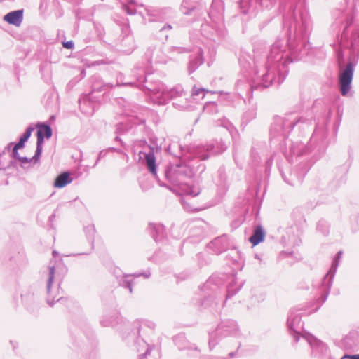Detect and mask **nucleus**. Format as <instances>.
Returning a JSON list of instances; mask_svg holds the SVG:
<instances>
[{"mask_svg": "<svg viewBox=\"0 0 359 359\" xmlns=\"http://www.w3.org/2000/svg\"><path fill=\"white\" fill-rule=\"evenodd\" d=\"M177 147H180V146L179 145V144L177 142H174L172 144H170L168 147V151L170 152L171 154H172L175 156H180L179 154H177V153L174 152V151H173V149L177 148Z\"/></svg>", "mask_w": 359, "mask_h": 359, "instance_id": "obj_38", "label": "nucleus"}, {"mask_svg": "<svg viewBox=\"0 0 359 359\" xmlns=\"http://www.w3.org/2000/svg\"><path fill=\"white\" fill-rule=\"evenodd\" d=\"M218 289L217 284L215 283L214 278H210L201 287V290L205 293H208V297H205L201 302V306L204 308L212 306L215 299L217 298V291Z\"/></svg>", "mask_w": 359, "mask_h": 359, "instance_id": "obj_12", "label": "nucleus"}, {"mask_svg": "<svg viewBox=\"0 0 359 359\" xmlns=\"http://www.w3.org/2000/svg\"><path fill=\"white\" fill-rule=\"evenodd\" d=\"M80 109H81V110L84 114H87V115H89V116H90V115H92V114H93V109H92V110H90V111L84 110V109H83V105H82V104H81V102H80Z\"/></svg>", "mask_w": 359, "mask_h": 359, "instance_id": "obj_45", "label": "nucleus"}, {"mask_svg": "<svg viewBox=\"0 0 359 359\" xmlns=\"http://www.w3.org/2000/svg\"><path fill=\"white\" fill-rule=\"evenodd\" d=\"M145 163L148 170L153 175V176L158 179L156 172V157L153 150L149 151L144 154Z\"/></svg>", "mask_w": 359, "mask_h": 359, "instance_id": "obj_20", "label": "nucleus"}, {"mask_svg": "<svg viewBox=\"0 0 359 359\" xmlns=\"http://www.w3.org/2000/svg\"><path fill=\"white\" fill-rule=\"evenodd\" d=\"M311 118L299 116L294 113L288 114L284 116H276L271 124L270 135L273 138L280 137L285 139L294 127H297L299 130H304L311 125Z\"/></svg>", "mask_w": 359, "mask_h": 359, "instance_id": "obj_5", "label": "nucleus"}, {"mask_svg": "<svg viewBox=\"0 0 359 359\" xmlns=\"http://www.w3.org/2000/svg\"><path fill=\"white\" fill-rule=\"evenodd\" d=\"M303 338H304L306 340V341L309 343V344L312 348H313L315 346H318L320 344V342L317 339H316L313 335L309 333L303 335Z\"/></svg>", "mask_w": 359, "mask_h": 359, "instance_id": "obj_33", "label": "nucleus"}, {"mask_svg": "<svg viewBox=\"0 0 359 359\" xmlns=\"http://www.w3.org/2000/svg\"><path fill=\"white\" fill-rule=\"evenodd\" d=\"M265 232L262 226H257L254 231L252 235L250 237L249 241L253 245H257L259 243H261L264 238Z\"/></svg>", "mask_w": 359, "mask_h": 359, "instance_id": "obj_26", "label": "nucleus"}, {"mask_svg": "<svg viewBox=\"0 0 359 359\" xmlns=\"http://www.w3.org/2000/svg\"><path fill=\"white\" fill-rule=\"evenodd\" d=\"M90 230H91L92 231H94L93 228H90Z\"/></svg>", "mask_w": 359, "mask_h": 359, "instance_id": "obj_64", "label": "nucleus"}, {"mask_svg": "<svg viewBox=\"0 0 359 359\" xmlns=\"http://www.w3.org/2000/svg\"><path fill=\"white\" fill-rule=\"evenodd\" d=\"M215 182L217 187L221 189H226L229 185L228 178L226 173L225 168L221 167L219 168L215 179Z\"/></svg>", "mask_w": 359, "mask_h": 359, "instance_id": "obj_25", "label": "nucleus"}, {"mask_svg": "<svg viewBox=\"0 0 359 359\" xmlns=\"http://www.w3.org/2000/svg\"><path fill=\"white\" fill-rule=\"evenodd\" d=\"M151 234L156 242L161 241L165 236L164 226L160 224H150Z\"/></svg>", "mask_w": 359, "mask_h": 359, "instance_id": "obj_22", "label": "nucleus"}, {"mask_svg": "<svg viewBox=\"0 0 359 359\" xmlns=\"http://www.w3.org/2000/svg\"><path fill=\"white\" fill-rule=\"evenodd\" d=\"M341 255L342 251H339L332 261V264L329 271V273L324 277L321 283V286L320 289L322 293L320 298V299L321 300V303L319 306L316 307L314 309V311H316L318 309V308L327 300L332 285V281L334 275L337 271V269L339 266V259H341Z\"/></svg>", "mask_w": 359, "mask_h": 359, "instance_id": "obj_10", "label": "nucleus"}, {"mask_svg": "<svg viewBox=\"0 0 359 359\" xmlns=\"http://www.w3.org/2000/svg\"><path fill=\"white\" fill-rule=\"evenodd\" d=\"M55 214H52L50 217H49V219L50 221H53V219L55 218Z\"/></svg>", "mask_w": 359, "mask_h": 359, "instance_id": "obj_53", "label": "nucleus"}, {"mask_svg": "<svg viewBox=\"0 0 359 359\" xmlns=\"http://www.w3.org/2000/svg\"><path fill=\"white\" fill-rule=\"evenodd\" d=\"M241 285H237L234 280L228 285L226 289V299H229L235 295L240 290Z\"/></svg>", "mask_w": 359, "mask_h": 359, "instance_id": "obj_31", "label": "nucleus"}, {"mask_svg": "<svg viewBox=\"0 0 359 359\" xmlns=\"http://www.w3.org/2000/svg\"><path fill=\"white\" fill-rule=\"evenodd\" d=\"M236 353L235 352H231L229 353V358H233L234 355H235Z\"/></svg>", "mask_w": 359, "mask_h": 359, "instance_id": "obj_54", "label": "nucleus"}, {"mask_svg": "<svg viewBox=\"0 0 359 359\" xmlns=\"http://www.w3.org/2000/svg\"><path fill=\"white\" fill-rule=\"evenodd\" d=\"M184 49L182 48H180V47H175L174 48V50L177 52V53H182V51L184 50Z\"/></svg>", "mask_w": 359, "mask_h": 359, "instance_id": "obj_47", "label": "nucleus"}, {"mask_svg": "<svg viewBox=\"0 0 359 359\" xmlns=\"http://www.w3.org/2000/svg\"><path fill=\"white\" fill-rule=\"evenodd\" d=\"M154 325H155L154 323H153L152 322H147V321L142 322L141 325H138L137 326V334L139 335L140 334V330L142 329V327L143 326H147L151 329H154Z\"/></svg>", "mask_w": 359, "mask_h": 359, "instance_id": "obj_37", "label": "nucleus"}, {"mask_svg": "<svg viewBox=\"0 0 359 359\" xmlns=\"http://www.w3.org/2000/svg\"><path fill=\"white\" fill-rule=\"evenodd\" d=\"M354 66L353 62L350 61L347 63L346 67L341 69L339 73V86L342 96H347L351 88Z\"/></svg>", "mask_w": 359, "mask_h": 359, "instance_id": "obj_11", "label": "nucleus"}, {"mask_svg": "<svg viewBox=\"0 0 359 359\" xmlns=\"http://www.w3.org/2000/svg\"><path fill=\"white\" fill-rule=\"evenodd\" d=\"M351 23V22H347V25H346V27H345V29H347L348 26H349V25H350Z\"/></svg>", "mask_w": 359, "mask_h": 359, "instance_id": "obj_62", "label": "nucleus"}, {"mask_svg": "<svg viewBox=\"0 0 359 359\" xmlns=\"http://www.w3.org/2000/svg\"><path fill=\"white\" fill-rule=\"evenodd\" d=\"M123 9L128 15L138 13L149 22L163 21L168 18L172 13L170 8L144 6L142 4H137L134 0H130L128 4H123Z\"/></svg>", "mask_w": 359, "mask_h": 359, "instance_id": "obj_6", "label": "nucleus"}, {"mask_svg": "<svg viewBox=\"0 0 359 359\" xmlns=\"http://www.w3.org/2000/svg\"><path fill=\"white\" fill-rule=\"evenodd\" d=\"M4 20L11 25L20 26L23 20V11L16 10L7 13Z\"/></svg>", "mask_w": 359, "mask_h": 359, "instance_id": "obj_19", "label": "nucleus"}, {"mask_svg": "<svg viewBox=\"0 0 359 359\" xmlns=\"http://www.w3.org/2000/svg\"><path fill=\"white\" fill-rule=\"evenodd\" d=\"M126 40H128V41H131V42H133V38H132V37H130V36H128V37L126 38Z\"/></svg>", "mask_w": 359, "mask_h": 359, "instance_id": "obj_58", "label": "nucleus"}, {"mask_svg": "<svg viewBox=\"0 0 359 359\" xmlns=\"http://www.w3.org/2000/svg\"><path fill=\"white\" fill-rule=\"evenodd\" d=\"M238 327L233 320L222 321L217 328L209 332V346L212 348L217 344L219 339L229 336L236 337L238 334Z\"/></svg>", "mask_w": 359, "mask_h": 359, "instance_id": "obj_8", "label": "nucleus"}, {"mask_svg": "<svg viewBox=\"0 0 359 359\" xmlns=\"http://www.w3.org/2000/svg\"><path fill=\"white\" fill-rule=\"evenodd\" d=\"M221 126H223L224 128H226L228 130H231L232 128L231 124L226 118L221 120Z\"/></svg>", "mask_w": 359, "mask_h": 359, "instance_id": "obj_39", "label": "nucleus"}, {"mask_svg": "<svg viewBox=\"0 0 359 359\" xmlns=\"http://www.w3.org/2000/svg\"><path fill=\"white\" fill-rule=\"evenodd\" d=\"M36 127L38 128L37 130V140H39V137L42 136L43 142H44V138L49 139L52 136V129L49 125H47L44 123H38L36 125Z\"/></svg>", "mask_w": 359, "mask_h": 359, "instance_id": "obj_24", "label": "nucleus"}, {"mask_svg": "<svg viewBox=\"0 0 359 359\" xmlns=\"http://www.w3.org/2000/svg\"><path fill=\"white\" fill-rule=\"evenodd\" d=\"M350 359H359V354L350 355Z\"/></svg>", "mask_w": 359, "mask_h": 359, "instance_id": "obj_49", "label": "nucleus"}, {"mask_svg": "<svg viewBox=\"0 0 359 359\" xmlns=\"http://www.w3.org/2000/svg\"><path fill=\"white\" fill-rule=\"evenodd\" d=\"M58 255V252L55 250L53 251V256L55 257Z\"/></svg>", "mask_w": 359, "mask_h": 359, "instance_id": "obj_57", "label": "nucleus"}, {"mask_svg": "<svg viewBox=\"0 0 359 359\" xmlns=\"http://www.w3.org/2000/svg\"><path fill=\"white\" fill-rule=\"evenodd\" d=\"M93 91H102L107 88H111L113 85L110 83H104L102 80H97L93 83Z\"/></svg>", "mask_w": 359, "mask_h": 359, "instance_id": "obj_30", "label": "nucleus"}, {"mask_svg": "<svg viewBox=\"0 0 359 359\" xmlns=\"http://www.w3.org/2000/svg\"><path fill=\"white\" fill-rule=\"evenodd\" d=\"M280 0H256L262 10L270 11L278 5Z\"/></svg>", "mask_w": 359, "mask_h": 359, "instance_id": "obj_28", "label": "nucleus"}, {"mask_svg": "<svg viewBox=\"0 0 359 359\" xmlns=\"http://www.w3.org/2000/svg\"><path fill=\"white\" fill-rule=\"evenodd\" d=\"M13 144L12 142L9 143L8 146L5 148L6 150L9 151L11 146Z\"/></svg>", "mask_w": 359, "mask_h": 359, "instance_id": "obj_51", "label": "nucleus"}, {"mask_svg": "<svg viewBox=\"0 0 359 359\" xmlns=\"http://www.w3.org/2000/svg\"><path fill=\"white\" fill-rule=\"evenodd\" d=\"M128 116H132V117H136L137 115L135 114V112H132L131 114H126Z\"/></svg>", "mask_w": 359, "mask_h": 359, "instance_id": "obj_52", "label": "nucleus"}, {"mask_svg": "<svg viewBox=\"0 0 359 359\" xmlns=\"http://www.w3.org/2000/svg\"><path fill=\"white\" fill-rule=\"evenodd\" d=\"M34 130V128L32 126L28 127L23 135L20 137V140L15 145L17 147L23 148L25 146V143L27 140L30 137L32 131Z\"/></svg>", "mask_w": 359, "mask_h": 359, "instance_id": "obj_29", "label": "nucleus"}, {"mask_svg": "<svg viewBox=\"0 0 359 359\" xmlns=\"http://www.w3.org/2000/svg\"><path fill=\"white\" fill-rule=\"evenodd\" d=\"M283 24L287 34V49L283 40H276L267 55L264 67L259 61L257 50H254L253 67L244 57L240 59L242 70L251 76L252 90L267 88L274 83L280 85L287 75V64L302 60L309 53L312 22L303 1L289 6L283 15Z\"/></svg>", "mask_w": 359, "mask_h": 359, "instance_id": "obj_1", "label": "nucleus"}, {"mask_svg": "<svg viewBox=\"0 0 359 359\" xmlns=\"http://www.w3.org/2000/svg\"><path fill=\"white\" fill-rule=\"evenodd\" d=\"M259 4L256 0H240L239 8L241 11L245 15L254 16L258 11Z\"/></svg>", "mask_w": 359, "mask_h": 359, "instance_id": "obj_18", "label": "nucleus"}, {"mask_svg": "<svg viewBox=\"0 0 359 359\" xmlns=\"http://www.w3.org/2000/svg\"><path fill=\"white\" fill-rule=\"evenodd\" d=\"M72 180L73 179L70 177L69 172H64L55 178L54 187L57 188H63L67 184H70Z\"/></svg>", "mask_w": 359, "mask_h": 359, "instance_id": "obj_27", "label": "nucleus"}, {"mask_svg": "<svg viewBox=\"0 0 359 359\" xmlns=\"http://www.w3.org/2000/svg\"><path fill=\"white\" fill-rule=\"evenodd\" d=\"M352 38H353V43H356L358 42L357 41L358 39V42H359V29H356L353 32Z\"/></svg>", "mask_w": 359, "mask_h": 359, "instance_id": "obj_41", "label": "nucleus"}, {"mask_svg": "<svg viewBox=\"0 0 359 359\" xmlns=\"http://www.w3.org/2000/svg\"><path fill=\"white\" fill-rule=\"evenodd\" d=\"M172 28V25L167 24L160 29L159 33L163 37H164L165 40L168 39V34Z\"/></svg>", "mask_w": 359, "mask_h": 359, "instance_id": "obj_36", "label": "nucleus"}, {"mask_svg": "<svg viewBox=\"0 0 359 359\" xmlns=\"http://www.w3.org/2000/svg\"><path fill=\"white\" fill-rule=\"evenodd\" d=\"M203 62V50L201 48H198L196 51V56L190 59L188 66L189 74L194 72Z\"/></svg>", "mask_w": 359, "mask_h": 359, "instance_id": "obj_21", "label": "nucleus"}, {"mask_svg": "<svg viewBox=\"0 0 359 359\" xmlns=\"http://www.w3.org/2000/svg\"><path fill=\"white\" fill-rule=\"evenodd\" d=\"M309 148L304 145L302 142H292L291 143L290 152H285V156L290 162L293 161L294 156H300L304 154L308 153Z\"/></svg>", "mask_w": 359, "mask_h": 359, "instance_id": "obj_16", "label": "nucleus"}, {"mask_svg": "<svg viewBox=\"0 0 359 359\" xmlns=\"http://www.w3.org/2000/svg\"><path fill=\"white\" fill-rule=\"evenodd\" d=\"M205 92L208 91L205 88H196L194 86L192 89L191 96L194 97L201 96V98L203 99L205 96Z\"/></svg>", "mask_w": 359, "mask_h": 359, "instance_id": "obj_35", "label": "nucleus"}, {"mask_svg": "<svg viewBox=\"0 0 359 359\" xmlns=\"http://www.w3.org/2000/svg\"><path fill=\"white\" fill-rule=\"evenodd\" d=\"M264 299V297L262 295L259 301H262Z\"/></svg>", "mask_w": 359, "mask_h": 359, "instance_id": "obj_63", "label": "nucleus"}, {"mask_svg": "<svg viewBox=\"0 0 359 359\" xmlns=\"http://www.w3.org/2000/svg\"><path fill=\"white\" fill-rule=\"evenodd\" d=\"M148 76L142 71V75L138 76L137 80L144 81L145 85L142 88L148 91L149 95L154 103L163 105L172 100H174L173 105L180 110L187 107V94L181 86H176L169 90H165L164 85L159 81L154 83L149 82Z\"/></svg>", "mask_w": 359, "mask_h": 359, "instance_id": "obj_3", "label": "nucleus"}, {"mask_svg": "<svg viewBox=\"0 0 359 359\" xmlns=\"http://www.w3.org/2000/svg\"><path fill=\"white\" fill-rule=\"evenodd\" d=\"M100 324L103 327L112 326L114 324V318L113 317H109L107 316H102V319L100 320Z\"/></svg>", "mask_w": 359, "mask_h": 359, "instance_id": "obj_34", "label": "nucleus"}, {"mask_svg": "<svg viewBox=\"0 0 359 359\" xmlns=\"http://www.w3.org/2000/svg\"><path fill=\"white\" fill-rule=\"evenodd\" d=\"M322 231H323V233L324 234H325V233H327V229H325V230H322Z\"/></svg>", "mask_w": 359, "mask_h": 359, "instance_id": "obj_59", "label": "nucleus"}, {"mask_svg": "<svg viewBox=\"0 0 359 359\" xmlns=\"http://www.w3.org/2000/svg\"><path fill=\"white\" fill-rule=\"evenodd\" d=\"M63 46L65 48L71 49L74 46V43L72 41H69L63 43Z\"/></svg>", "mask_w": 359, "mask_h": 359, "instance_id": "obj_43", "label": "nucleus"}, {"mask_svg": "<svg viewBox=\"0 0 359 359\" xmlns=\"http://www.w3.org/2000/svg\"><path fill=\"white\" fill-rule=\"evenodd\" d=\"M20 147H17V146L14 145L13 148V151H12V156L13 158L17 159V160H20V156L19 155V153L18 151V149H20Z\"/></svg>", "mask_w": 359, "mask_h": 359, "instance_id": "obj_40", "label": "nucleus"}, {"mask_svg": "<svg viewBox=\"0 0 359 359\" xmlns=\"http://www.w3.org/2000/svg\"><path fill=\"white\" fill-rule=\"evenodd\" d=\"M229 244L226 236L223 235L212 241L208 245L215 254H220L229 248Z\"/></svg>", "mask_w": 359, "mask_h": 359, "instance_id": "obj_15", "label": "nucleus"}, {"mask_svg": "<svg viewBox=\"0 0 359 359\" xmlns=\"http://www.w3.org/2000/svg\"><path fill=\"white\" fill-rule=\"evenodd\" d=\"M88 240L90 241V244H91V249H93V245H94V240H93V236H88Z\"/></svg>", "mask_w": 359, "mask_h": 359, "instance_id": "obj_46", "label": "nucleus"}, {"mask_svg": "<svg viewBox=\"0 0 359 359\" xmlns=\"http://www.w3.org/2000/svg\"><path fill=\"white\" fill-rule=\"evenodd\" d=\"M227 149L223 141H212L206 145H198L194 149V155L201 160H206L209 156L222 154Z\"/></svg>", "mask_w": 359, "mask_h": 359, "instance_id": "obj_9", "label": "nucleus"}, {"mask_svg": "<svg viewBox=\"0 0 359 359\" xmlns=\"http://www.w3.org/2000/svg\"><path fill=\"white\" fill-rule=\"evenodd\" d=\"M145 57L150 64L165 63L166 56L163 53L161 47L150 46L145 53Z\"/></svg>", "mask_w": 359, "mask_h": 359, "instance_id": "obj_14", "label": "nucleus"}, {"mask_svg": "<svg viewBox=\"0 0 359 359\" xmlns=\"http://www.w3.org/2000/svg\"><path fill=\"white\" fill-rule=\"evenodd\" d=\"M43 142L42 136L41 137L40 136L39 140H37V141H36V149L35 151V154L32 157L33 161H34L35 162H36L39 160V157L41 155L42 150H43Z\"/></svg>", "mask_w": 359, "mask_h": 359, "instance_id": "obj_32", "label": "nucleus"}, {"mask_svg": "<svg viewBox=\"0 0 359 359\" xmlns=\"http://www.w3.org/2000/svg\"><path fill=\"white\" fill-rule=\"evenodd\" d=\"M151 351V348L147 345V350L144 354L140 355V359H146L147 355L150 354Z\"/></svg>", "mask_w": 359, "mask_h": 359, "instance_id": "obj_42", "label": "nucleus"}, {"mask_svg": "<svg viewBox=\"0 0 359 359\" xmlns=\"http://www.w3.org/2000/svg\"><path fill=\"white\" fill-rule=\"evenodd\" d=\"M151 276V273L149 271L143 272V273H135L133 274H126L124 275L119 280V285L125 288H128L129 290V292L131 294L133 292V281L131 279V277L137 278L140 276H143L144 278H148Z\"/></svg>", "mask_w": 359, "mask_h": 359, "instance_id": "obj_17", "label": "nucleus"}, {"mask_svg": "<svg viewBox=\"0 0 359 359\" xmlns=\"http://www.w3.org/2000/svg\"><path fill=\"white\" fill-rule=\"evenodd\" d=\"M46 292L47 304L53 306L56 302L61 300L60 297V286L61 280L57 279V273L55 264L50 263L48 267Z\"/></svg>", "mask_w": 359, "mask_h": 359, "instance_id": "obj_7", "label": "nucleus"}, {"mask_svg": "<svg viewBox=\"0 0 359 359\" xmlns=\"http://www.w3.org/2000/svg\"><path fill=\"white\" fill-rule=\"evenodd\" d=\"M115 140H116V141H121V139H120L118 137H116Z\"/></svg>", "mask_w": 359, "mask_h": 359, "instance_id": "obj_60", "label": "nucleus"}, {"mask_svg": "<svg viewBox=\"0 0 359 359\" xmlns=\"http://www.w3.org/2000/svg\"><path fill=\"white\" fill-rule=\"evenodd\" d=\"M32 160H33L32 158H29L27 157H20L19 161L22 163H30Z\"/></svg>", "mask_w": 359, "mask_h": 359, "instance_id": "obj_44", "label": "nucleus"}, {"mask_svg": "<svg viewBox=\"0 0 359 359\" xmlns=\"http://www.w3.org/2000/svg\"><path fill=\"white\" fill-rule=\"evenodd\" d=\"M224 3L222 0H212L209 11V17L212 23H204L201 25V35L206 40L204 43L212 48L219 43L226 35V29L223 25Z\"/></svg>", "mask_w": 359, "mask_h": 359, "instance_id": "obj_4", "label": "nucleus"}, {"mask_svg": "<svg viewBox=\"0 0 359 359\" xmlns=\"http://www.w3.org/2000/svg\"><path fill=\"white\" fill-rule=\"evenodd\" d=\"M287 325L290 334L294 337L296 341H298L299 339L300 330L302 328V323L301 316L299 313H297V311L296 309L290 311L287 318Z\"/></svg>", "mask_w": 359, "mask_h": 359, "instance_id": "obj_13", "label": "nucleus"}, {"mask_svg": "<svg viewBox=\"0 0 359 359\" xmlns=\"http://www.w3.org/2000/svg\"><path fill=\"white\" fill-rule=\"evenodd\" d=\"M282 177H283V180H284L286 182H287V183H288V184H290L293 185V182H290V180H287L286 178H285V177H284V175H283V174H282Z\"/></svg>", "mask_w": 359, "mask_h": 359, "instance_id": "obj_50", "label": "nucleus"}, {"mask_svg": "<svg viewBox=\"0 0 359 359\" xmlns=\"http://www.w3.org/2000/svg\"><path fill=\"white\" fill-rule=\"evenodd\" d=\"M323 225V222H320L318 224V226H317V228L318 230H320V226Z\"/></svg>", "mask_w": 359, "mask_h": 359, "instance_id": "obj_56", "label": "nucleus"}, {"mask_svg": "<svg viewBox=\"0 0 359 359\" xmlns=\"http://www.w3.org/2000/svg\"><path fill=\"white\" fill-rule=\"evenodd\" d=\"M341 359H350V355H345Z\"/></svg>", "mask_w": 359, "mask_h": 359, "instance_id": "obj_55", "label": "nucleus"}, {"mask_svg": "<svg viewBox=\"0 0 359 359\" xmlns=\"http://www.w3.org/2000/svg\"><path fill=\"white\" fill-rule=\"evenodd\" d=\"M102 151H100V154H99V156H98V158H97V161H96V162H95V163L93 167H95L97 164L98 161H100V158L102 157Z\"/></svg>", "mask_w": 359, "mask_h": 359, "instance_id": "obj_48", "label": "nucleus"}, {"mask_svg": "<svg viewBox=\"0 0 359 359\" xmlns=\"http://www.w3.org/2000/svg\"><path fill=\"white\" fill-rule=\"evenodd\" d=\"M199 6L198 0H183L180 11L184 15H191Z\"/></svg>", "mask_w": 359, "mask_h": 359, "instance_id": "obj_23", "label": "nucleus"}, {"mask_svg": "<svg viewBox=\"0 0 359 359\" xmlns=\"http://www.w3.org/2000/svg\"><path fill=\"white\" fill-rule=\"evenodd\" d=\"M182 337H177V338H175V341L177 342L178 339H181Z\"/></svg>", "mask_w": 359, "mask_h": 359, "instance_id": "obj_61", "label": "nucleus"}, {"mask_svg": "<svg viewBox=\"0 0 359 359\" xmlns=\"http://www.w3.org/2000/svg\"><path fill=\"white\" fill-rule=\"evenodd\" d=\"M204 170V164L190 161L188 163L166 167L164 176L170 184L178 187L183 194L194 197L200 194L201 189L198 187L189 185L188 181L194 175L201 174Z\"/></svg>", "mask_w": 359, "mask_h": 359, "instance_id": "obj_2", "label": "nucleus"}]
</instances>
